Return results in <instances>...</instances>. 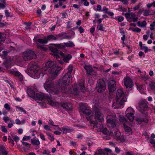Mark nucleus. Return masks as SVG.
<instances>
[{"instance_id": "f257e3e1", "label": "nucleus", "mask_w": 155, "mask_h": 155, "mask_svg": "<svg viewBox=\"0 0 155 155\" xmlns=\"http://www.w3.org/2000/svg\"><path fill=\"white\" fill-rule=\"evenodd\" d=\"M30 72L35 79H38L40 77H43L45 74V71L49 68V71L51 75L52 79L55 78L58 75L59 71L61 69L60 67H58L54 61H49L47 62L44 68L40 69L37 64L35 63H31L29 64Z\"/></svg>"}, {"instance_id": "f03ea898", "label": "nucleus", "mask_w": 155, "mask_h": 155, "mask_svg": "<svg viewBox=\"0 0 155 155\" xmlns=\"http://www.w3.org/2000/svg\"><path fill=\"white\" fill-rule=\"evenodd\" d=\"M79 105L80 107L81 111L84 114V116L86 117L87 120L90 121L91 124H93V126L94 125V124L91 121V119L98 124H102L104 121V115L100 110H97L95 111V116H93L91 114L92 111L87 104L81 103H79Z\"/></svg>"}, {"instance_id": "7ed1b4c3", "label": "nucleus", "mask_w": 155, "mask_h": 155, "mask_svg": "<svg viewBox=\"0 0 155 155\" xmlns=\"http://www.w3.org/2000/svg\"><path fill=\"white\" fill-rule=\"evenodd\" d=\"M127 98L121 89L117 90L116 98L113 100L112 107L114 108H122L124 102L127 101Z\"/></svg>"}, {"instance_id": "20e7f679", "label": "nucleus", "mask_w": 155, "mask_h": 155, "mask_svg": "<svg viewBox=\"0 0 155 155\" xmlns=\"http://www.w3.org/2000/svg\"><path fill=\"white\" fill-rule=\"evenodd\" d=\"M58 86L61 88V91L58 90L56 88L54 87V84L51 81L47 80L44 85V88L46 91L50 93H52L53 94H57L61 92L64 94L69 93L68 91H67V89L65 87V89L63 88L62 90L60 86H59L58 84Z\"/></svg>"}, {"instance_id": "39448f33", "label": "nucleus", "mask_w": 155, "mask_h": 155, "mask_svg": "<svg viewBox=\"0 0 155 155\" xmlns=\"http://www.w3.org/2000/svg\"><path fill=\"white\" fill-rule=\"evenodd\" d=\"M73 70V67L71 65H69L68 69V72L65 74L62 79H60L58 82V85L61 87L63 90L64 88L65 89V86L71 83L72 82V78L71 75Z\"/></svg>"}, {"instance_id": "423d86ee", "label": "nucleus", "mask_w": 155, "mask_h": 155, "mask_svg": "<svg viewBox=\"0 0 155 155\" xmlns=\"http://www.w3.org/2000/svg\"><path fill=\"white\" fill-rule=\"evenodd\" d=\"M85 91L84 81L81 80L78 82V84L77 85H74L73 86L72 90L71 89V91H70L71 92V93L77 95L78 94L80 91L84 92Z\"/></svg>"}, {"instance_id": "0eeeda50", "label": "nucleus", "mask_w": 155, "mask_h": 155, "mask_svg": "<svg viewBox=\"0 0 155 155\" xmlns=\"http://www.w3.org/2000/svg\"><path fill=\"white\" fill-rule=\"evenodd\" d=\"M46 99L49 104L52 106H55L57 104V102L53 101L50 97L41 94L37 93L35 94L33 98L36 101H40L44 99Z\"/></svg>"}, {"instance_id": "6e6552de", "label": "nucleus", "mask_w": 155, "mask_h": 155, "mask_svg": "<svg viewBox=\"0 0 155 155\" xmlns=\"http://www.w3.org/2000/svg\"><path fill=\"white\" fill-rule=\"evenodd\" d=\"M91 121L92 123L94 124V127L96 128V130L99 132H102L105 135H108L110 134L109 131L106 128H103V126L101 124H98L95 121L93 120L92 119L91 120Z\"/></svg>"}, {"instance_id": "1a4fd4ad", "label": "nucleus", "mask_w": 155, "mask_h": 155, "mask_svg": "<svg viewBox=\"0 0 155 155\" xmlns=\"http://www.w3.org/2000/svg\"><path fill=\"white\" fill-rule=\"evenodd\" d=\"M107 125L112 127L116 126L117 120L115 114H112V115H108L106 117Z\"/></svg>"}, {"instance_id": "9d476101", "label": "nucleus", "mask_w": 155, "mask_h": 155, "mask_svg": "<svg viewBox=\"0 0 155 155\" xmlns=\"http://www.w3.org/2000/svg\"><path fill=\"white\" fill-rule=\"evenodd\" d=\"M22 57L24 60L25 61L37 58L36 55L34 51L30 50H27L23 52Z\"/></svg>"}, {"instance_id": "9b49d317", "label": "nucleus", "mask_w": 155, "mask_h": 155, "mask_svg": "<svg viewBox=\"0 0 155 155\" xmlns=\"http://www.w3.org/2000/svg\"><path fill=\"white\" fill-rule=\"evenodd\" d=\"M122 15L125 16L127 21L130 22H136L138 19V17L136 16L135 14L132 12L126 13L125 14L123 13Z\"/></svg>"}, {"instance_id": "f8f14e48", "label": "nucleus", "mask_w": 155, "mask_h": 155, "mask_svg": "<svg viewBox=\"0 0 155 155\" xmlns=\"http://www.w3.org/2000/svg\"><path fill=\"white\" fill-rule=\"evenodd\" d=\"M57 39V38L55 36L51 35L47 36L46 38H45L43 39H38L36 42L41 44H46L50 41L55 40Z\"/></svg>"}, {"instance_id": "ddd939ff", "label": "nucleus", "mask_w": 155, "mask_h": 155, "mask_svg": "<svg viewBox=\"0 0 155 155\" xmlns=\"http://www.w3.org/2000/svg\"><path fill=\"white\" fill-rule=\"evenodd\" d=\"M96 88L99 93H102L105 89V82L103 80H99L96 84Z\"/></svg>"}, {"instance_id": "4468645a", "label": "nucleus", "mask_w": 155, "mask_h": 155, "mask_svg": "<svg viewBox=\"0 0 155 155\" xmlns=\"http://www.w3.org/2000/svg\"><path fill=\"white\" fill-rule=\"evenodd\" d=\"M112 134H113V136H115V138L116 140L120 142H123L124 141V137L123 135H121L120 132L118 131L114 132H111Z\"/></svg>"}, {"instance_id": "2eb2a0df", "label": "nucleus", "mask_w": 155, "mask_h": 155, "mask_svg": "<svg viewBox=\"0 0 155 155\" xmlns=\"http://www.w3.org/2000/svg\"><path fill=\"white\" fill-rule=\"evenodd\" d=\"M124 83L127 88H131L133 85V82L132 80L129 77H127L124 78Z\"/></svg>"}, {"instance_id": "dca6fc26", "label": "nucleus", "mask_w": 155, "mask_h": 155, "mask_svg": "<svg viewBox=\"0 0 155 155\" xmlns=\"http://www.w3.org/2000/svg\"><path fill=\"white\" fill-rule=\"evenodd\" d=\"M138 109L140 111H145L147 107V102L146 101H141L138 104Z\"/></svg>"}, {"instance_id": "f3484780", "label": "nucleus", "mask_w": 155, "mask_h": 155, "mask_svg": "<svg viewBox=\"0 0 155 155\" xmlns=\"http://www.w3.org/2000/svg\"><path fill=\"white\" fill-rule=\"evenodd\" d=\"M57 129H58L59 130L63 132V134H66L68 133H70L73 131V129L67 126H65L63 127L60 128L59 127Z\"/></svg>"}, {"instance_id": "a211bd4d", "label": "nucleus", "mask_w": 155, "mask_h": 155, "mask_svg": "<svg viewBox=\"0 0 155 155\" xmlns=\"http://www.w3.org/2000/svg\"><path fill=\"white\" fill-rule=\"evenodd\" d=\"M116 88V86L115 81L113 80H110L109 81L108 85V89L110 92H113Z\"/></svg>"}, {"instance_id": "6ab92c4d", "label": "nucleus", "mask_w": 155, "mask_h": 155, "mask_svg": "<svg viewBox=\"0 0 155 155\" xmlns=\"http://www.w3.org/2000/svg\"><path fill=\"white\" fill-rule=\"evenodd\" d=\"M84 67L88 74L92 75L93 74L94 72L93 69L90 65L85 64L84 65Z\"/></svg>"}, {"instance_id": "aec40b11", "label": "nucleus", "mask_w": 155, "mask_h": 155, "mask_svg": "<svg viewBox=\"0 0 155 155\" xmlns=\"http://www.w3.org/2000/svg\"><path fill=\"white\" fill-rule=\"evenodd\" d=\"M59 54L63 58V60L66 63H68L72 58V56L70 54H64L61 52H60Z\"/></svg>"}, {"instance_id": "412c9836", "label": "nucleus", "mask_w": 155, "mask_h": 155, "mask_svg": "<svg viewBox=\"0 0 155 155\" xmlns=\"http://www.w3.org/2000/svg\"><path fill=\"white\" fill-rule=\"evenodd\" d=\"M49 49L52 52V53H51V54L54 55L56 59H58L59 58L58 51L57 48L50 46Z\"/></svg>"}, {"instance_id": "4be33fe9", "label": "nucleus", "mask_w": 155, "mask_h": 155, "mask_svg": "<svg viewBox=\"0 0 155 155\" xmlns=\"http://www.w3.org/2000/svg\"><path fill=\"white\" fill-rule=\"evenodd\" d=\"M10 73L17 77L20 81H22L24 79V77L18 71H11Z\"/></svg>"}, {"instance_id": "5701e85b", "label": "nucleus", "mask_w": 155, "mask_h": 155, "mask_svg": "<svg viewBox=\"0 0 155 155\" xmlns=\"http://www.w3.org/2000/svg\"><path fill=\"white\" fill-rule=\"evenodd\" d=\"M61 106L64 109L67 110H71L72 108V105L69 102L63 103L61 104Z\"/></svg>"}, {"instance_id": "b1692460", "label": "nucleus", "mask_w": 155, "mask_h": 155, "mask_svg": "<svg viewBox=\"0 0 155 155\" xmlns=\"http://www.w3.org/2000/svg\"><path fill=\"white\" fill-rule=\"evenodd\" d=\"M136 85L137 87V90L140 91V93L142 94H144V89L145 86L143 85H140L138 83H136Z\"/></svg>"}, {"instance_id": "393cba45", "label": "nucleus", "mask_w": 155, "mask_h": 155, "mask_svg": "<svg viewBox=\"0 0 155 155\" xmlns=\"http://www.w3.org/2000/svg\"><path fill=\"white\" fill-rule=\"evenodd\" d=\"M135 111L134 109L131 107H128L126 111V114L127 117H129V115L131 114H134Z\"/></svg>"}, {"instance_id": "a878e982", "label": "nucleus", "mask_w": 155, "mask_h": 155, "mask_svg": "<svg viewBox=\"0 0 155 155\" xmlns=\"http://www.w3.org/2000/svg\"><path fill=\"white\" fill-rule=\"evenodd\" d=\"M127 124H124V127L125 131L127 134H132V131L130 127L127 125Z\"/></svg>"}, {"instance_id": "bb28decb", "label": "nucleus", "mask_w": 155, "mask_h": 155, "mask_svg": "<svg viewBox=\"0 0 155 155\" xmlns=\"http://www.w3.org/2000/svg\"><path fill=\"white\" fill-rule=\"evenodd\" d=\"M108 153L102 149H99L96 150L95 152L94 155H107Z\"/></svg>"}, {"instance_id": "cd10ccee", "label": "nucleus", "mask_w": 155, "mask_h": 155, "mask_svg": "<svg viewBox=\"0 0 155 155\" xmlns=\"http://www.w3.org/2000/svg\"><path fill=\"white\" fill-rule=\"evenodd\" d=\"M27 93L29 97L33 98L35 95L34 91L31 88H28L27 90Z\"/></svg>"}, {"instance_id": "c85d7f7f", "label": "nucleus", "mask_w": 155, "mask_h": 155, "mask_svg": "<svg viewBox=\"0 0 155 155\" xmlns=\"http://www.w3.org/2000/svg\"><path fill=\"white\" fill-rule=\"evenodd\" d=\"M21 142L22 143V145L26 147V149L23 148V150L25 152H27L28 150H29V149L30 147L31 144L28 143L24 141H21Z\"/></svg>"}, {"instance_id": "c756f323", "label": "nucleus", "mask_w": 155, "mask_h": 155, "mask_svg": "<svg viewBox=\"0 0 155 155\" xmlns=\"http://www.w3.org/2000/svg\"><path fill=\"white\" fill-rule=\"evenodd\" d=\"M31 143L33 145L35 146H38L40 144V142L38 139H32L31 140Z\"/></svg>"}, {"instance_id": "7c9ffc66", "label": "nucleus", "mask_w": 155, "mask_h": 155, "mask_svg": "<svg viewBox=\"0 0 155 155\" xmlns=\"http://www.w3.org/2000/svg\"><path fill=\"white\" fill-rule=\"evenodd\" d=\"M137 24L138 27L143 28L146 27L147 23L146 21L144 20L142 22L138 21L137 22Z\"/></svg>"}, {"instance_id": "2f4dec72", "label": "nucleus", "mask_w": 155, "mask_h": 155, "mask_svg": "<svg viewBox=\"0 0 155 155\" xmlns=\"http://www.w3.org/2000/svg\"><path fill=\"white\" fill-rule=\"evenodd\" d=\"M119 120L123 124V125H124V124H128V122L127 120L123 116H120L119 117Z\"/></svg>"}, {"instance_id": "473e14b6", "label": "nucleus", "mask_w": 155, "mask_h": 155, "mask_svg": "<svg viewBox=\"0 0 155 155\" xmlns=\"http://www.w3.org/2000/svg\"><path fill=\"white\" fill-rule=\"evenodd\" d=\"M155 12H150L149 10H146L143 12V15L144 16H147L149 15H151L154 14Z\"/></svg>"}, {"instance_id": "72a5a7b5", "label": "nucleus", "mask_w": 155, "mask_h": 155, "mask_svg": "<svg viewBox=\"0 0 155 155\" xmlns=\"http://www.w3.org/2000/svg\"><path fill=\"white\" fill-rule=\"evenodd\" d=\"M3 120L5 122L7 123L8 122L13 123L14 121L11 118L8 116L5 117L3 118Z\"/></svg>"}, {"instance_id": "f704fd0d", "label": "nucleus", "mask_w": 155, "mask_h": 155, "mask_svg": "<svg viewBox=\"0 0 155 155\" xmlns=\"http://www.w3.org/2000/svg\"><path fill=\"white\" fill-rule=\"evenodd\" d=\"M111 18L117 20L119 22L122 21L124 19V17L121 16H118L115 17H111Z\"/></svg>"}, {"instance_id": "c9c22d12", "label": "nucleus", "mask_w": 155, "mask_h": 155, "mask_svg": "<svg viewBox=\"0 0 155 155\" xmlns=\"http://www.w3.org/2000/svg\"><path fill=\"white\" fill-rule=\"evenodd\" d=\"M136 120L139 124H140L142 122H144L145 123H147L148 122L147 119H142V118H137Z\"/></svg>"}, {"instance_id": "e433bc0d", "label": "nucleus", "mask_w": 155, "mask_h": 155, "mask_svg": "<svg viewBox=\"0 0 155 155\" xmlns=\"http://www.w3.org/2000/svg\"><path fill=\"white\" fill-rule=\"evenodd\" d=\"M55 47L58 48H63L65 47L64 43H61L59 44H53Z\"/></svg>"}, {"instance_id": "4c0bfd02", "label": "nucleus", "mask_w": 155, "mask_h": 155, "mask_svg": "<svg viewBox=\"0 0 155 155\" xmlns=\"http://www.w3.org/2000/svg\"><path fill=\"white\" fill-rule=\"evenodd\" d=\"M0 151L2 154H8V152L5 150V147L3 146H2L0 148Z\"/></svg>"}, {"instance_id": "58836bf2", "label": "nucleus", "mask_w": 155, "mask_h": 155, "mask_svg": "<svg viewBox=\"0 0 155 155\" xmlns=\"http://www.w3.org/2000/svg\"><path fill=\"white\" fill-rule=\"evenodd\" d=\"M6 5L5 0L0 2V10L4 9Z\"/></svg>"}, {"instance_id": "ea45409f", "label": "nucleus", "mask_w": 155, "mask_h": 155, "mask_svg": "<svg viewBox=\"0 0 155 155\" xmlns=\"http://www.w3.org/2000/svg\"><path fill=\"white\" fill-rule=\"evenodd\" d=\"M46 134L48 136V138L51 141H53L54 140V138L53 135L51 133L49 132L46 133Z\"/></svg>"}, {"instance_id": "a19ab883", "label": "nucleus", "mask_w": 155, "mask_h": 155, "mask_svg": "<svg viewBox=\"0 0 155 155\" xmlns=\"http://www.w3.org/2000/svg\"><path fill=\"white\" fill-rule=\"evenodd\" d=\"M140 49L142 50H144L145 53L150 52L151 51V49H149L147 47L145 46H143Z\"/></svg>"}, {"instance_id": "79ce46f5", "label": "nucleus", "mask_w": 155, "mask_h": 155, "mask_svg": "<svg viewBox=\"0 0 155 155\" xmlns=\"http://www.w3.org/2000/svg\"><path fill=\"white\" fill-rule=\"evenodd\" d=\"M15 107L18 110L20 111L21 112L24 113V114L26 113V111L24 110L22 107H19L18 106H16Z\"/></svg>"}, {"instance_id": "37998d69", "label": "nucleus", "mask_w": 155, "mask_h": 155, "mask_svg": "<svg viewBox=\"0 0 155 155\" xmlns=\"http://www.w3.org/2000/svg\"><path fill=\"white\" fill-rule=\"evenodd\" d=\"M97 29L100 31H104L105 29V28L102 25H97Z\"/></svg>"}, {"instance_id": "c03bdc74", "label": "nucleus", "mask_w": 155, "mask_h": 155, "mask_svg": "<svg viewBox=\"0 0 155 155\" xmlns=\"http://www.w3.org/2000/svg\"><path fill=\"white\" fill-rule=\"evenodd\" d=\"M130 30H131L133 31H135L137 32H140L141 31V30L138 28H132L130 27L129 29Z\"/></svg>"}, {"instance_id": "a18cd8bd", "label": "nucleus", "mask_w": 155, "mask_h": 155, "mask_svg": "<svg viewBox=\"0 0 155 155\" xmlns=\"http://www.w3.org/2000/svg\"><path fill=\"white\" fill-rule=\"evenodd\" d=\"M37 102L38 103L39 105L42 108H44L45 107V103L43 102L41 100L40 101H37Z\"/></svg>"}, {"instance_id": "49530a36", "label": "nucleus", "mask_w": 155, "mask_h": 155, "mask_svg": "<svg viewBox=\"0 0 155 155\" xmlns=\"http://www.w3.org/2000/svg\"><path fill=\"white\" fill-rule=\"evenodd\" d=\"M149 87L152 90H155V83L151 82L149 84Z\"/></svg>"}, {"instance_id": "de8ad7c7", "label": "nucleus", "mask_w": 155, "mask_h": 155, "mask_svg": "<svg viewBox=\"0 0 155 155\" xmlns=\"http://www.w3.org/2000/svg\"><path fill=\"white\" fill-rule=\"evenodd\" d=\"M65 46L67 47H73L74 45L72 42H69L68 43H64Z\"/></svg>"}, {"instance_id": "09e8293b", "label": "nucleus", "mask_w": 155, "mask_h": 155, "mask_svg": "<svg viewBox=\"0 0 155 155\" xmlns=\"http://www.w3.org/2000/svg\"><path fill=\"white\" fill-rule=\"evenodd\" d=\"M117 1H120L124 5H127L129 4V0H117Z\"/></svg>"}, {"instance_id": "8fccbe9b", "label": "nucleus", "mask_w": 155, "mask_h": 155, "mask_svg": "<svg viewBox=\"0 0 155 155\" xmlns=\"http://www.w3.org/2000/svg\"><path fill=\"white\" fill-rule=\"evenodd\" d=\"M5 40V35L0 33V41H3Z\"/></svg>"}, {"instance_id": "3c124183", "label": "nucleus", "mask_w": 155, "mask_h": 155, "mask_svg": "<svg viewBox=\"0 0 155 155\" xmlns=\"http://www.w3.org/2000/svg\"><path fill=\"white\" fill-rule=\"evenodd\" d=\"M134 114H131L130 115H129V116L128 117H127V118L129 119L130 121H132L134 119Z\"/></svg>"}, {"instance_id": "603ef678", "label": "nucleus", "mask_w": 155, "mask_h": 155, "mask_svg": "<svg viewBox=\"0 0 155 155\" xmlns=\"http://www.w3.org/2000/svg\"><path fill=\"white\" fill-rule=\"evenodd\" d=\"M13 140L16 142H18L20 140L19 137L17 135H15L13 137Z\"/></svg>"}, {"instance_id": "864d4df0", "label": "nucleus", "mask_w": 155, "mask_h": 155, "mask_svg": "<svg viewBox=\"0 0 155 155\" xmlns=\"http://www.w3.org/2000/svg\"><path fill=\"white\" fill-rule=\"evenodd\" d=\"M30 139V137L29 136H25L22 138L21 141H27Z\"/></svg>"}, {"instance_id": "5fc2aeb1", "label": "nucleus", "mask_w": 155, "mask_h": 155, "mask_svg": "<svg viewBox=\"0 0 155 155\" xmlns=\"http://www.w3.org/2000/svg\"><path fill=\"white\" fill-rule=\"evenodd\" d=\"M4 107L8 110H10L11 109V108L9 105L7 103H6L5 104Z\"/></svg>"}, {"instance_id": "6e6d98bb", "label": "nucleus", "mask_w": 155, "mask_h": 155, "mask_svg": "<svg viewBox=\"0 0 155 155\" xmlns=\"http://www.w3.org/2000/svg\"><path fill=\"white\" fill-rule=\"evenodd\" d=\"M49 123L52 126H54L56 127H57V128H58V127H59V125H54V122L51 119L49 120Z\"/></svg>"}, {"instance_id": "4d7b16f0", "label": "nucleus", "mask_w": 155, "mask_h": 155, "mask_svg": "<svg viewBox=\"0 0 155 155\" xmlns=\"http://www.w3.org/2000/svg\"><path fill=\"white\" fill-rule=\"evenodd\" d=\"M62 18H67L68 16V14L65 12H62L61 13Z\"/></svg>"}, {"instance_id": "13d9d810", "label": "nucleus", "mask_w": 155, "mask_h": 155, "mask_svg": "<svg viewBox=\"0 0 155 155\" xmlns=\"http://www.w3.org/2000/svg\"><path fill=\"white\" fill-rule=\"evenodd\" d=\"M3 17V15H0V27L3 26L5 25L4 23L1 22Z\"/></svg>"}, {"instance_id": "bf43d9fd", "label": "nucleus", "mask_w": 155, "mask_h": 155, "mask_svg": "<svg viewBox=\"0 0 155 155\" xmlns=\"http://www.w3.org/2000/svg\"><path fill=\"white\" fill-rule=\"evenodd\" d=\"M78 28V30L80 33H82L84 32V29L82 26H80Z\"/></svg>"}, {"instance_id": "052dcab7", "label": "nucleus", "mask_w": 155, "mask_h": 155, "mask_svg": "<svg viewBox=\"0 0 155 155\" xmlns=\"http://www.w3.org/2000/svg\"><path fill=\"white\" fill-rule=\"evenodd\" d=\"M2 131L5 133H7V132L6 129L5 128V126H2L1 127Z\"/></svg>"}, {"instance_id": "680f3d73", "label": "nucleus", "mask_w": 155, "mask_h": 155, "mask_svg": "<svg viewBox=\"0 0 155 155\" xmlns=\"http://www.w3.org/2000/svg\"><path fill=\"white\" fill-rule=\"evenodd\" d=\"M50 153V151L48 150H44L43 152V154H49Z\"/></svg>"}, {"instance_id": "e2e57ef3", "label": "nucleus", "mask_w": 155, "mask_h": 155, "mask_svg": "<svg viewBox=\"0 0 155 155\" xmlns=\"http://www.w3.org/2000/svg\"><path fill=\"white\" fill-rule=\"evenodd\" d=\"M15 123L18 125L20 124H21V122L20 120L18 119L17 118L15 120Z\"/></svg>"}, {"instance_id": "0e129e2a", "label": "nucleus", "mask_w": 155, "mask_h": 155, "mask_svg": "<svg viewBox=\"0 0 155 155\" xmlns=\"http://www.w3.org/2000/svg\"><path fill=\"white\" fill-rule=\"evenodd\" d=\"M95 25L92 26L90 29V31L92 34L95 31Z\"/></svg>"}, {"instance_id": "69168bd1", "label": "nucleus", "mask_w": 155, "mask_h": 155, "mask_svg": "<svg viewBox=\"0 0 155 155\" xmlns=\"http://www.w3.org/2000/svg\"><path fill=\"white\" fill-rule=\"evenodd\" d=\"M44 128L46 130L51 131V130L50 129L48 125H45L44 127Z\"/></svg>"}, {"instance_id": "338daca9", "label": "nucleus", "mask_w": 155, "mask_h": 155, "mask_svg": "<svg viewBox=\"0 0 155 155\" xmlns=\"http://www.w3.org/2000/svg\"><path fill=\"white\" fill-rule=\"evenodd\" d=\"M40 138L43 140H45V136L44 135L42 134L41 133L40 134Z\"/></svg>"}, {"instance_id": "774afa93", "label": "nucleus", "mask_w": 155, "mask_h": 155, "mask_svg": "<svg viewBox=\"0 0 155 155\" xmlns=\"http://www.w3.org/2000/svg\"><path fill=\"white\" fill-rule=\"evenodd\" d=\"M150 143L152 144H153V146L154 147H155V140L151 139L150 140Z\"/></svg>"}]
</instances>
